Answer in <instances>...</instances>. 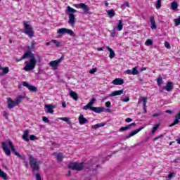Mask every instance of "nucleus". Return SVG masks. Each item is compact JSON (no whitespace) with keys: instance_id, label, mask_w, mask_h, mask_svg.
I'll return each instance as SVG.
<instances>
[{"instance_id":"6e6d98bb","label":"nucleus","mask_w":180,"mask_h":180,"mask_svg":"<svg viewBox=\"0 0 180 180\" xmlns=\"http://www.w3.org/2000/svg\"><path fill=\"white\" fill-rule=\"evenodd\" d=\"M9 114L6 111H4V116L5 117V119H8V116Z\"/></svg>"},{"instance_id":"a211bd4d","label":"nucleus","mask_w":180,"mask_h":180,"mask_svg":"<svg viewBox=\"0 0 180 180\" xmlns=\"http://www.w3.org/2000/svg\"><path fill=\"white\" fill-rule=\"evenodd\" d=\"M141 130H143V128H139L138 129L134 130L132 131H131L129 133V134L128 136H126V139H130V137H133V136H136V134H137V133L141 131Z\"/></svg>"},{"instance_id":"8fccbe9b","label":"nucleus","mask_w":180,"mask_h":180,"mask_svg":"<svg viewBox=\"0 0 180 180\" xmlns=\"http://www.w3.org/2000/svg\"><path fill=\"white\" fill-rule=\"evenodd\" d=\"M36 180H41V176H40V174H36Z\"/></svg>"},{"instance_id":"13d9d810","label":"nucleus","mask_w":180,"mask_h":180,"mask_svg":"<svg viewBox=\"0 0 180 180\" xmlns=\"http://www.w3.org/2000/svg\"><path fill=\"white\" fill-rule=\"evenodd\" d=\"M129 101H130V98L129 97H127L126 98L122 99V102H129Z\"/></svg>"},{"instance_id":"f257e3e1","label":"nucleus","mask_w":180,"mask_h":180,"mask_svg":"<svg viewBox=\"0 0 180 180\" xmlns=\"http://www.w3.org/2000/svg\"><path fill=\"white\" fill-rule=\"evenodd\" d=\"M30 57V62L25 61V66L24 67V70L26 72L32 71V70H34L36 68V64L37 63L41 62V56L39 55H37V59L34 57V53H32V51H29L27 53H25L22 57L21 60H25V58H29Z\"/></svg>"},{"instance_id":"052dcab7","label":"nucleus","mask_w":180,"mask_h":180,"mask_svg":"<svg viewBox=\"0 0 180 180\" xmlns=\"http://www.w3.org/2000/svg\"><path fill=\"white\" fill-rule=\"evenodd\" d=\"M172 176H174V173L169 174L167 177L169 178V179H171V178H172Z\"/></svg>"},{"instance_id":"39448f33","label":"nucleus","mask_w":180,"mask_h":180,"mask_svg":"<svg viewBox=\"0 0 180 180\" xmlns=\"http://www.w3.org/2000/svg\"><path fill=\"white\" fill-rule=\"evenodd\" d=\"M23 33L27 34L28 37H34V32L33 31V27H32V25L28 24L27 22L25 21L24 22V31Z\"/></svg>"},{"instance_id":"c9c22d12","label":"nucleus","mask_w":180,"mask_h":180,"mask_svg":"<svg viewBox=\"0 0 180 180\" xmlns=\"http://www.w3.org/2000/svg\"><path fill=\"white\" fill-rule=\"evenodd\" d=\"M51 41L55 44L56 47H61V42L54 39H52Z\"/></svg>"},{"instance_id":"338daca9","label":"nucleus","mask_w":180,"mask_h":180,"mask_svg":"<svg viewBox=\"0 0 180 180\" xmlns=\"http://www.w3.org/2000/svg\"><path fill=\"white\" fill-rule=\"evenodd\" d=\"M51 43H53V41H50L49 42H47L46 44V46H50L51 44Z\"/></svg>"},{"instance_id":"69168bd1","label":"nucleus","mask_w":180,"mask_h":180,"mask_svg":"<svg viewBox=\"0 0 180 180\" xmlns=\"http://www.w3.org/2000/svg\"><path fill=\"white\" fill-rule=\"evenodd\" d=\"M24 164H25L26 168H27L29 167V163L27 162H24Z\"/></svg>"},{"instance_id":"aec40b11","label":"nucleus","mask_w":180,"mask_h":180,"mask_svg":"<svg viewBox=\"0 0 180 180\" xmlns=\"http://www.w3.org/2000/svg\"><path fill=\"white\" fill-rule=\"evenodd\" d=\"M112 84H113V85H123V84H124V80H123V79H120V78H115L112 81Z\"/></svg>"},{"instance_id":"49530a36","label":"nucleus","mask_w":180,"mask_h":180,"mask_svg":"<svg viewBox=\"0 0 180 180\" xmlns=\"http://www.w3.org/2000/svg\"><path fill=\"white\" fill-rule=\"evenodd\" d=\"M162 115V112H159L153 114V117H157L158 116H161Z\"/></svg>"},{"instance_id":"58836bf2","label":"nucleus","mask_w":180,"mask_h":180,"mask_svg":"<svg viewBox=\"0 0 180 180\" xmlns=\"http://www.w3.org/2000/svg\"><path fill=\"white\" fill-rule=\"evenodd\" d=\"M158 127H160V124H156L153 127L152 134H155L157 130H158Z\"/></svg>"},{"instance_id":"79ce46f5","label":"nucleus","mask_w":180,"mask_h":180,"mask_svg":"<svg viewBox=\"0 0 180 180\" xmlns=\"http://www.w3.org/2000/svg\"><path fill=\"white\" fill-rule=\"evenodd\" d=\"M146 46H153V40L151 39H148L146 43Z\"/></svg>"},{"instance_id":"5701e85b","label":"nucleus","mask_w":180,"mask_h":180,"mask_svg":"<svg viewBox=\"0 0 180 180\" xmlns=\"http://www.w3.org/2000/svg\"><path fill=\"white\" fill-rule=\"evenodd\" d=\"M124 91L123 89L118 90V91H112L110 94H109L108 96L112 97V96H117L119 95H122Z\"/></svg>"},{"instance_id":"412c9836","label":"nucleus","mask_w":180,"mask_h":180,"mask_svg":"<svg viewBox=\"0 0 180 180\" xmlns=\"http://www.w3.org/2000/svg\"><path fill=\"white\" fill-rule=\"evenodd\" d=\"M79 124H85V123H88V120L84 117V115L81 114L79 117Z\"/></svg>"},{"instance_id":"9d476101","label":"nucleus","mask_w":180,"mask_h":180,"mask_svg":"<svg viewBox=\"0 0 180 180\" xmlns=\"http://www.w3.org/2000/svg\"><path fill=\"white\" fill-rule=\"evenodd\" d=\"M95 102H96V98H93L89 103L87 105H84L83 107V110H88V109H91V108H93L92 105H94V103H95Z\"/></svg>"},{"instance_id":"774afa93","label":"nucleus","mask_w":180,"mask_h":180,"mask_svg":"<svg viewBox=\"0 0 180 180\" xmlns=\"http://www.w3.org/2000/svg\"><path fill=\"white\" fill-rule=\"evenodd\" d=\"M176 142L178 143V144H180V138L176 140Z\"/></svg>"},{"instance_id":"72a5a7b5","label":"nucleus","mask_w":180,"mask_h":180,"mask_svg":"<svg viewBox=\"0 0 180 180\" xmlns=\"http://www.w3.org/2000/svg\"><path fill=\"white\" fill-rule=\"evenodd\" d=\"M56 157H57V160L58 162H63V154L62 153H58L56 154Z\"/></svg>"},{"instance_id":"3c124183","label":"nucleus","mask_w":180,"mask_h":180,"mask_svg":"<svg viewBox=\"0 0 180 180\" xmlns=\"http://www.w3.org/2000/svg\"><path fill=\"white\" fill-rule=\"evenodd\" d=\"M163 137H164L163 135H160L159 136H157V137L153 139V141H156V140H158V139H162Z\"/></svg>"},{"instance_id":"ea45409f","label":"nucleus","mask_w":180,"mask_h":180,"mask_svg":"<svg viewBox=\"0 0 180 180\" xmlns=\"http://www.w3.org/2000/svg\"><path fill=\"white\" fill-rule=\"evenodd\" d=\"M161 1L162 0H158L156 1V5H155L156 9H160L161 8Z\"/></svg>"},{"instance_id":"0e129e2a","label":"nucleus","mask_w":180,"mask_h":180,"mask_svg":"<svg viewBox=\"0 0 180 180\" xmlns=\"http://www.w3.org/2000/svg\"><path fill=\"white\" fill-rule=\"evenodd\" d=\"M164 89H165V87H163V88H162V89H159V91H160L161 94H162V92H164Z\"/></svg>"},{"instance_id":"2eb2a0df","label":"nucleus","mask_w":180,"mask_h":180,"mask_svg":"<svg viewBox=\"0 0 180 180\" xmlns=\"http://www.w3.org/2000/svg\"><path fill=\"white\" fill-rule=\"evenodd\" d=\"M135 126H136V122L131 123L126 127H121L120 129V131H125V130H129V129H131V127H135Z\"/></svg>"},{"instance_id":"f3484780","label":"nucleus","mask_w":180,"mask_h":180,"mask_svg":"<svg viewBox=\"0 0 180 180\" xmlns=\"http://www.w3.org/2000/svg\"><path fill=\"white\" fill-rule=\"evenodd\" d=\"M150 28L152 30H155L157 29V23H155V19L154 18V16H150Z\"/></svg>"},{"instance_id":"6ab92c4d","label":"nucleus","mask_w":180,"mask_h":180,"mask_svg":"<svg viewBox=\"0 0 180 180\" xmlns=\"http://www.w3.org/2000/svg\"><path fill=\"white\" fill-rule=\"evenodd\" d=\"M45 108H46V109H47V111H46L47 113H51V114L54 113L53 109L56 108V106H54L53 105L46 104Z\"/></svg>"},{"instance_id":"bb28decb","label":"nucleus","mask_w":180,"mask_h":180,"mask_svg":"<svg viewBox=\"0 0 180 180\" xmlns=\"http://www.w3.org/2000/svg\"><path fill=\"white\" fill-rule=\"evenodd\" d=\"M3 72L0 73L1 77H4V75H6L8 72H9V67L2 68L1 69Z\"/></svg>"},{"instance_id":"f704fd0d","label":"nucleus","mask_w":180,"mask_h":180,"mask_svg":"<svg viewBox=\"0 0 180 180\" xmlns=\"http://www.w3.org/2000/svg\"><path fill=\"white\" fill-rule=\"evenodd\" d=\"M172 9L173 11H176V9H178V3H176V1H173L172 2Z\"/></svg>"},{"instance_id":"4c0bfd02","label":"nucleus","mask_w":180,"mask_h":180,"mask_svg":"<svg viewBox=\"0 0 180 180\" xmlns=\"http://www.w3.org/2000/svg\"><path fill=\"white\" fill-rule=\"evenodd\" d=\"M126 6L127 8H130V4H129L128 1H126L124 4L121 5V9H126Z\"/></svg>"},{"instance_id":"20e7f679","label":"nucleus","mask_w":180,"mask_h":180,"mask_svg":"<svg viewBox=\"0 0 180 180\" xmlns=\"http://www.w3.org/2000/svg\"><path fill=\"white\" fill-rule=\"evenodd\" d=\"M30 165L32 168L33 172L39 171L40 169V161H38L37 159L33 158V155H29Z\"/></svg>"},{"instance_id":"680f3d73","label":"nucleus","mask_w":180,"mask_h":180,"mask_svg":"<svg viewBox=\"0 0 180 180\" xmlns=\"http://www.w3.org/2000/svg\"><path fill=\"white\" fill-rule=\"evenodd\" d=\"M43 72H44V70H43V69H39L38 71V74H43Z\"/></svg>"},{"instance_id":"e433bc0d","label":"nucleus","mask_w":180,"mask_h":180,"mask_svg":"<svg viewBox=\"0 0 180 180\" xmlns=\"http://www.w3.org/2000/svg\"><path fill=\"white\" fill-rule=\"evenodd\" d=\"M107 13L110 15V18H113V16H115V11H113V9L107 11Z\"/></svg>"},{"instance_id":"bf43d9fd","label":"nucleus","mask_w":180,"mask_h":180,"mask_svg":"<svg viewBox=\"0 0 180 180\" xmlns=\"http://www.w3.org/2000/svg\"><path fill=\"white\" fill-rule=\"evenodd\" d=\"M179 161H180L179 158H176V159L173 161V162H174V164H176V163H178Z\"/></svg>"},{"instance_id":"5fc2aeb1","label":"nucleus","mask_w":180,"mask_h":180,"mask_svg":"<svg viewBox=\"0 0 180 180\" xmlns=\"http://www.w3.org/2000/svg\"><path fill=\"white\" fill-rule=\"evenodd\" d=\"M110 105H112L110 101H108V102L105 103L106 108H110Z\"/></svg>"},{"instance_id":"7ed1b4c3","label":"nucleus","mask_w":180,"mask_h":180,"mask_svg":"<svg viewBox=\"0 0 180 180\" xmlns=\"http://www.w3.org/2000/svg\"><path fill=\"white\" fill-rule=\"evenodd\" d=\"M66 13L69 15L68 23L72 26V27H74V26H75V15H74V13H77V10L70 6H68Z\"/></svg>"},{"instance_id":"de8ad7c7","label":"nucleus","mask_w":180,"mask_h":180,"mask_svg":"<svg viewBox=\"0 0 180 180\" xmlns=\"http://www.w3.org/2000/svg\"><path fill=\"white\" fill-rule=\"evenodd\" d=\"M116 28H114L113 30L112 31L110 36L111 37H115V36H116V31H115Z\"/></svg>"},{"instance_id":"c03bdc74","label":"nucleus","mask_w":180,"mask_h":180,"mask_svg":"<svg viewBox=\"0 0 180 180\" xmlns=\"http://www.w3.org/2000/svg\"><path fill=\"white\" fill-rule=\"evenodd\" d=\"M96 71H98V69L96 68H93L89 70V74H95V72H96Z\"/></svg>"},{"instance_id":"473e14b6","label":"nucleus","mask_w":180,"mask_h":180,"mask_svg":"<svg viewBox=\"0 0 180 180\" xmlns=\"http://www.w3.org/2000/svg\"><path fill=\"white\" fill-rule=\"evenodd\" d=\"M22 99H25V96H19L16 100H15V103H17V105H19L22 101Z\"/></svg>"},{"instance_id":"1a4fd4ad","label":"nucleus","mask_w":180,"mask_h":180,"mask_svg":"<svg viewBox=\"0 0 180 180\" xmlns=\"http://www.w3.org/2000/svg\"><path fill=\"white\" fill-rule=\"evenodd\" d=\"M22 86L27 88L29 89V91H30L31 92H37V87H36L34 86H32L26 82H22Z\"/></svg>"},{"instance_id":"7c9ffc66","label":"nucleus","mask_w":180,"mask_h":180,"mask_svg":"<svg viewBox=\"0 0 180 180\" xmlns=\"http://www.w3.org/2000/svg\"><path fill=\"white\" fill-rule=\"evenodd\" d=\"M0 177L3 178L4 180H8V174L6 173H4V171H1L0 169Z\"/></svg>"},{"instance_id":"f03ea898","label":"nucleus","mask_w":180,"mask_h":180,"mask_svg":"<svg viewBox=\"0 0 180 180\" xmlns=\"http://www.w3.org/2000/svg\"><path fill=\"white\" fill-rule=\"evenodd\" d=\"M1 144H2V148L5 152L6 155H8V156L11 155V149L8 148V146H9V147H11V148L12 153H13L16 155V157H18V158H20L21 160H25V156H22L20 153L16 151V149H15V146H13V143H12V141H8V143L5 142H2Z\"/></svg>"},{"instance_id":"a19ab883","label":"nucleus","mask_w":180,"mask_h":180,"mask_svg":"<svg viewBox=\"0 0 180 180\" xmlns=\"http://www.w3.org/2000/svg\"><path fill=\"white\" fill-rule=\"evenodd\" d=\"M175 26H179L180 25V17L174 20Z\"/></svg>"},{"instance_id":"c85d7f7f","label":"nucleus","mask_w":180,"mask_h":180,"mask_svg":"<svg viewBox=\"0 0 180 180\" xmlns=\"http://www.w3.org/2000/svg\"><path fill=\"white\" fill-rule=\"evenodd\" d=\"M117 29L120 32V30H123V22L122 21V20H120L118 21V24L117 26Z\"/></svg>"},{"instance_id":"2f4dec72","label":"nucleus","mask_w":180,"mask_h":180,"mask_svg":"<svg viewBox=\"0 0 180 180\" xmlns=\"http://www.w3.org/2000/svg\"><path fill=\"white\" fill-rule=\"evenodd\" d=\"M103 126H105V123L96 124L95 125H93L91 127V129H99V127H103Z\"/></svg>"},{"instance_id":"a18cd8bd","label":"nucleus","mask_w":180,"mask_h":180,"mask_svg":"<svg viewBox=\"0 0 180 180\" xmlns=\"http://www.w3.org/2000/svg\"><path fill=\"white\" fill-rule=\"evenodd\" d=\"M42 120L45 123H50V120H49V118H47V117H43Z\"/></svg>"},{"instance_id":"a878e982","label":"nucleus","mask_w":180,"mask_h":180,"mask_svg":"<svg viewBox=\"0 0 180 180\" xmlns=\"http://www.w3.org/2000/svg\"><path fill=\"white\" fill-rule=\"evenodd\" d=\"M70 96L72 99H74V101H78V94H77L75 91L71 90L70 91Z\"/></svg>"},{"instance_id":"603ef678","label":"nucleus","mask_w":180,"mask_h":180,"mask_svg":"<svg viewBox=\"0 0 180 180\" xmlns=\"http://www.w3.org/2000/svg\"><path fill=\"white\" fill-rule=\"evenodd\" d=\"M36 136H34V135H30V140H32V141H34V140H36Z\"/></svg>"},{"instance_id":"f8f14e48","label":"nucleus","mask_w":180,"mask_h":180,"mask_svg":"<svg viewBox=\"0 0 180 180\" xmlns=\"http://www.w3.org/2000/svg\"><path fill=\"white\" fill-rule=\"evenodd\" d=\"M126 74H128V75H137V74H139V70H137V67L133 68L132 70H127Z\"/></svg>"},{"instance_id":"e2e57ef3","label":"nucleus","mask_w":180,"mask_h":180,"mask_svg":"<svg viewBox=\"0 0 180 180\" xmlns=\"http://www.w3.org/2000/svg\"><path fill=\"white\" fill-rule=\"evenodd\" d=\"M62 106L63 108H67V104L65 103V102L62 103Z\"/></svg>"},{"instance_id":"ddd939ff","label":"nucleus","mask_w":180,"mask_h":180,"mask_svg":"<svg viewBox=\"0 0 180 180\" xmlns=\"http://www.w3.org/2000/svg\"><path fill=\"white\" fill-rule=\"evenodd\" d=\"M90 110L95 112V113H102L105 111V108L103 107H91Z\"/></svg>"},{"instance_id":"423d86ee","label":"nucleus","mask_w":180,"mask_h":180,"mask_svg":"<svg viewBox=\"0 0 180 180\" xmlns=\"http://www.w3.org/2000/svg\"><path fill=\"white\" fill-rule=\"evenodd\" d=\"M68 167L70 169H73L75 171H82V169H84V162H81V163H79L77 162H72V163H70L68 165Z\"/></svg>"},{"instance_id":"4468645a","label":"nucleus","mask_w":180,"mask_h":180,"mask_svg":"<svg viewBox=\"0 0 180 180\" xmlns=\"http://www.w3.org/2000/svg\"><path fill=\"white\" fill-rule=\"evenodd\" d=\"M165 89L167 91V92H171V91L174 89V83L172 82H168L165 86Z\"/></svg>"},{"instance_id":"864d4df0","label":"nucleus","mask_w":180,"mask_h":180,"mask_svg":"<svg viewBox=\"0 0 180 180\" xmlns=\"http://www.w3.org/2000/svg\"><path fill=\"white\" fill-rule=\"evenodd\" d=\"M35 46H36V43L34 42V41H32L31 42V49H34Z\"/></svg>"},{"instance_id":"393cba45","label":"nucleus","mask_w":180,"mask_h":180,"mask_svg":"<svg viewBox=\"0 0 180 180\" xmlns=\"http://www.w3.org/2000/svg\"><path fill=\"white\" fill-rule=\"evenodd\" d=\"M107 50H108V51H110V55L109 57L110 58H115V56H116V53H115V51H113V49H112V48L107 46L106 47Z\"/></svg>"},{"instance_id":"9b49d317","label":"nucleus","mask_w":180,"mask_h":180,"mask_svg":"<svg viewBox=\"0 0 180 180\" xmlns=\"http://www.w3.org/2000/svg\"><path fill=\"white\" fill-rule=\"evenodd\" d=\"M7 101L8 109H13L15 106H18L16 101H13L11 98H8Z\"/></svg>"},{"instance_id":"b1692460","label":"nucleus","mask_w":180,"mask_h":180,"mask_svg":"<svg viewBox=\"0 0 180 180\" xmlns=\"http://www.w3.org/2000/svg\"><path fill=\"white\" fill-rule=\"evenodd\" d=\"M179 119H180V112H179L176 116L175 119L173 123H172L169 125V127H172V126H175L176 124H178L179 123Z\"/></svg>"},{"instance_id":"0eeeda50","label":"nucleus","mask_w":180,"mask_h":180,"mask_svg":"<svg viewBox=\"0 0 180 180\" xmlns=\"http://www.w3.org/2000/svg\"><path fill=\"white\" fill-rule=\"evenodd\" d=\"M63 60H64V56H61L59 59L49 62V65L52 68V70H58L60 63H61Z\"/></svg>"},{"instance_id":"6e6552de","label":"nucleus","mask_w":180,"mask_h":180,"mask_svg":"<svg viewBox=\"0 0 180 180\" xmlns=\"http://www.w3.org/2000/svg\"><path fill=\"white\" fill-rule=\"evenodd\" d=\"M57 33L58 34H70V36H75V33H74V31L72 30L67 29V28H60L57 31Z\"/></svg>"},{"instance_id":"37998d69","label":"nucleus","mask_w":180,"mask_h":180,"mask_svg":"<svg viewBox=\"0 0 180 180\" xmlns=\"http://www.w3.org/2000/svg\"><path fill=\"white\" fill-rule=\"evenodd\" d=\"M157 82H158V85H161V84H162V77H159L158 79H157Z\"/></svg>"},{"instance_id":"4d7b16f0","label":"nucleus","mask_w":180,"mask_h":180,"mask_svg":"<svg viewBox=\"0 0 180 180\" xmlns=\"http://www.w3.org/2000/svg\"><path fill=\"white\" fill-rule=\"evenodd\" d=\"M125 122H127V123H130V122H133V119H131V118H127L125 120Z\"/></svg>"},{"instance_id":"09e8293b","label":"nucleus","mask_w":180,"mask_h":180,"mask_svg":"<svg viewBox=\"0 0 180 180\" xmlns=\"http://www.w3.org/2000/svg\"><path fill=\"white\" fill-rule=\"evenodd\" d=\"M165 47H166V49H171V45L168 43V41H165Z\"/></svg>"},{"instance_id":"c756f323","label":"nucleus","mask_w":180,"mask_h":180,"mask_svg":"<svg viewBox=\"0 0 180 180\" xmlns=\"http://www.w3.org/2000/svg\"><path fill=\"white\" fill-rule=\"evenodd\" d=\"M59 119H60V120H63V122H66V123H68V124H69L70 126L72 125V123H71V121L70 120V118H68V117H60Z\"/></svg>"},{"instance_id":"dca6fc26","label":"nucleus","mask_w":180,"mask_h":180,"mask_svg":"<svg viewBox=\"0 0 180 180\" xmlns=\"http://www.w3.org/2000/svg\"><path fill=\"white\" fill-rule=\"evenodd\" d=\"M80 8L83 9L84 11V15H88V13L89 12V7L84 3L80 4Z\"/></svg>"},{"instance_id":"4be33fe9","label":"nucleus","mask_w":180,"mask_h":180,"mask_svg":"<svg viewBox=\"0 0 180 180\" xmlns=\"http://www.w3.org/2000/svg\"><path fill=\"white\" fill-rule=\"evenodd\" d=\"M22 139L24 141L28 143L29 141V130H25L22 136Z\"/></svg>"},{"instance_id":"cd10ccee","label":"nucleus","mask_w":180,"mask_h":180,"mask_svg":"<svg viewBox=\"0 0 180 180\" xmlns=\"http://www.w3.org/2000/svg\"><path fill=\"white\" fill-rule=\"evenodd\" d=\"M141 101L143 102V105H147V97L141 96V98L139 99L138 105H140Z\"/></svg>"}]
</instances>
